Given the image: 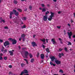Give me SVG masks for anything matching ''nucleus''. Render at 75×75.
<instances>
[{"mask_svg":"<svg viewBox=\"0 0 75 75\" xmlns=\"http://www.w3.org/2000/svg\"><path fill=\"white\" fill-rule=\"evenodd\" d=\"M46 11V10H45V8H43L42 9V12H45Z\"/></svg>","mask_w":75,"mask_h":75,"instance_id":"obj_29","label":"nucleus"},{"mask_svg":"<svg viewBox=\"0 0 75 75\" xmlns=\"http://www.w3.org/2000/svg\"><path fill=\"white\" fill-rule=\"evenodd\" d=\"M73 38H75V35L73 36Z\"/></svg>","mask_w":75,"mask_h":75,"instance_id":"obj_57","label":"nucleus"},{"mask_svg":"<svg viewBox=\"0 0 75 75\" xmlns=\"http://www.w3.org/2000/svg\"><path fill=\"white\" fill-rule=\"evenodd\" d=\"M39 55H40V53L38 52L37 54V57H39Z\"/></svg>","mask_w":75,"mask_h":75,"instance_id":"obj_37","label":"nucleus"},{"mask_svg":"<svg viewBox=\"0 0 75 75\" xmlns=\"http://www.w3.org/2000/svg\"><path fill=\"white\" fill-rule=\"evenodd\" d=\"M17 10L20 13L22 12V9L20 8L17 9Z\"/></svg>","mask_w":75,"mask_h":75,"instance_id":"obj_19","label":"nucleus"},{"mask_svg":"<svg viewBox=\"0 0 75 75\" xmlns=\"http://www.w3.org/2000/svg\"><path fill=\"white\" fill-rule=\"evenodd\" d=\"M25 34H22L21 35V37H22V38H25Z\"/></svg>","mask_w":75,"mask_h":75,"instance_id":"obj_18","label":"nucleus"},{"mask_svg":"<svg viewBox=\"0 0 75 75\" xmlns=\"http://www.w3.org/2000/svg\"><path fill=\"white\" fill-rule=\"evenodd\" d=\"M25 75H29V74H25Z\"/></svg>","mask_w":75,"mask_h":75,"instance_id":"obj_64","label":"nucleus"},{"mask_svg":"<svg viewBox=\"0 0 75 75\" xmlns=\"http://www.w3.org/2000/svg\"><path fill=\"white\" fill-rule=\"evenodd\" d=\"M59 40L60 41H61V40H62L61 39V38H59Z\"/></svg>","mask_w":75,"mask_h":75,"instance_id":"obj_54","label":"nucleus"},{"mask_svg":"<svg viewBox=\"0 0 75 75\" xmlns=\"http://www.w3.org/2000/svg\"><path fill=\"white\" fill-rule=\"evenodd\" d=\"M59 58H61V53L59 54Z\"/></svg>","mask_w":75,"mask_h":75,"instance_id":"obj_35","label":"nucleus"},{"mask_svg":"<svg viewBox=\"0 0 75 75\" xmlns=\"http://www.w3.org/2000/svg\"><path fill=\"white\" fill-rule=\"evenodd\" d=\"M10 74H12V72H10L9 73V75H10Z\"/></svg>","mask_w":75,"mask_h":75,"instance_id":"obj_45","label":"nucleus"},{"mask_svg":"<svg viewBox=\"0 0 75 75\" xmlns=\"http://www.w3.org/2000/svg\"><path fill=\"white\" fill-rule=\"evenodd\" d=\"M41 5H42V7H44V6H45V5H44V4H41Z\"/></svg>","mask_w":75,"mask_h":75,"instance_id":"obj_42","label":"nucleus"},{"mask_svg":"<svg viewBox=\"0 0 75 75\" xmlns=\"http://www.w3.org/2000/svg\"><path fill=\"white\" fill-rule=\"evenodd\" d=\"M29 56L30 57V58H33V55H32L31 54H29Z\"/></svg>","mask_w":75,"mask_h":75,"instance_id":"obj_25","label":"nucleus"},{"mask_svg":"<svg viewBox=\"0 0 75 75\" xmlns=\"http://www.w3.org/2000/svg\"><path fill=\"white\" fill-rule=\"evenodd\" d=\"M57 28H59V29H60V28H61V26H57Z\"/></svg>","mask_w":75,"mask_h":75,"instance_id":"obj_44","label":"nucleus"},{"mask_svg":"<svg viewBox=\"0 0 75 75\" xmlns=\"http://www.w3.org/2000/svg\"><path fill=\"white\" fill-rule=\"evenodd\" d=\"M18 48H19V49H20V48H21V47L20 46H19Z\"/></svg>","mask_w":75,"mask_h":75,"instance_id":"obj_56","label":"nucleus"},{"mask_svg":"<svg viewBox=\"0 0 75 75\" xmlns=\"http://www.w3.org/2000/svg\"><path fill=\"white\" fill-rule=\"evenodd\" d=\"M59 72H61V73H63V71L61 69H60L59 70Z\"/></svg>","mask_w":75,"mask_h":75,"instance_id":"obj_31","label":"nucleus"},{"mask_svg":"<svg viewBox=\"0 0 75 75\" xmlns=\"http://www.w3.org/2000/svg\"><path fill=\"white\" fill-rule=\"evenodd\" d=\"M2 56H3V54L1 53L0 54V57H2Z\"/></svg>","mask_w":75,"mask_h":75,"instance_id":"obj_46","label":"nucleus"},{"mask_svg":"<svg viewBox=\"0 0 75 75\" xmlns=\"http://www.w3.org/2000/svg\"><path fill=\"white\" fill-rule=\"evenodd\" d=\"M3 59V57H0V60H2Z\"/></svg>","mask_w":75,"mask_h":75,"instance_id":"obj_43","label":"nucleus"},{"mask_svg":"<svg viewBox=\"0 0 75 75\" xmlns=\"http://www.w3.org/2000/svg\"><path fill=\"white\" fill-rule=\"evenodd\" d=\"M48 19V15H45L43 16V21H47V19Z\"/></svg>","mask_w":75,"mask_h":75,"instance_id":"obj_4","label":"nucleus"},{"mask_svg":"<svg viewBox=\"0 0 75 75\" xmlns=\"http://www.w3.org/2000/svg\"><path fill=\"white\" fill-rule=\"evenodd\" d=\"M24 73H25V74H28V71H27V70H24L23 72V71L21 72L20 75H23L24 74Z\"/></svg>","mask_w":75,"mask_h":75,"instance_id":"obj_5","label":"nucleus"},{"mask_svg":"<svg viewBox=\"0 0 75 75\" xmlns=\"http://www.w3.org/2000/svg\"><path fill=\"white\" fill-rule=\"evenodd\" d=\"M33 38H35V35H33Z\"/></svg>","mask_w":75,"mask_h":75,"instance_id":"obj_53","label":"nucleus"},{"mask_svg":"<svg viewBox=\"0 0 75 75\" xmlns=\"http://www.w3.org/2000/svg\"><path fill=\"white\" fill-rule=\"evenodd\" d=\"M60 43H61V44H62V43H63L62 42V41H61Z\"/></svg>","mask_w":75,"mask_h":75,"instance_id":"obj_63","label":"nucleus"},{"mask_svg":"<svg viewBox=\"0 0 75 75\" xmlns=\"http://www.w3.org/2000/svg\"><path fill=\"white\" fill-rule=\"evenodd\" d=\"M46 42H47V43H48V39H46Z\"/></svg>","mask_w":75,"mask_h":75,"instance_id":"obj_47","label":"nucleus"},{"mask_svg":"<svg viewBox=\"0 0 75 75\" xmlns=\"http://www.w3.org/2000/svg\"><path fill=\"white\" fill-rule=\"evenodd\" d=\"M71 23H73V21L72 20H71Z\"/></svg>","mask_w":75,"mask_h":75,"instance_id":"obj_59","label":"nucleus"},{"mask_svg":"<svg viewBox=\"0 0 75 75\" xmlns=\"http://www.w3.org/2000/svg\"><path fill=\"white\" fill-rule=\"evenodd\" d=\"M50 64L51 65H53V67L55 66V64H53V63H52V62H50Z\"/></svg>","mask_w":75,"mask_h":75,"instance_id":"obj_15","label":"nucleus"},{"mask_svg":"<svg viewBox=\"0 0 75 75\" xmlns=\"http://www.w3.org/2000/svg\"><path fill=\"white\" fill-rule=\"evenodd\" d=\"M34 62V58H32L31 59V60H30V62H31L32 63H33Z\"/></svg>","mask_w":75,"mask_h":75,"instance_id":"obj_17","label":"nucleus"},{"mask_svg":"<svg viewBox=\"0 0 75 75\" xmlns=\"http://www.w3.org/2000/svg\"><path fill=\"white\" fill-rule=\"evenodd\" d=\"M14 13L15 16H18V12H17L16 10H13V12H11L10 13V18H11L12 15L14 14Z\"/></svg>","mask_w":75,"mask_h":75,"instance_id":"obj_1","label":"nucleus"},{"mask_svg":"<svg viewBox=\"0 0 75 75\" xmlns=\"http://www.w3.org/2000/svg\"><path fill=\"white\" fill-rule=\"evenodd\" d=\"M61 55L62 56H64V54H63L62 53L61 54Z\"/></svg>","mask_w":75,"mask_h":75,"instance_id":"obj_50","label":"nucleus"},{"mask_svg":"<svg viewBox=\"0 0 75 75\" xmlns=\"http://www.w3.org/2000/svg\"><path fill=\"white\" fill-rule=\"evenodd\" d=\"M4 58L5 60H6L7 59V57H4Z\"/></svg>","mask_w":75,"mask_h":75,"instance_id":"obj_38","label":"nucleus"},{"mask_svg":"<svg viewBox=\"0 0 75 75\" xmlns=\"http://www.w3.org/2000/svg\"><path fill=\"white\" fill-rule=\"evenodd\" d=\"M40 40L42 41V42H45V39H40Z\"/></svg>","mask_w":75,"mask_h":75,"instance_id":"obj_22","label":"nucleus"},{"mask_svg":"<svg viewBox=\"0 0 75 75\" xmlns=\"http://www.w3.org/2000/svg\"><path fill=\"white\" fill-rule=\"evenodd\" d=\"M50 59H51V60L52 61H54L55 59V57L54 56H52L51 57H50Z\"/></svg>","mask_w":75,"mask_h":75,"instance_id":"obj_10","label":"nucleus"},{"mask_svg":"<svg viewBox=\"0 0 75 75\" xmlns=\"http://www.w3.org/2000/svg\"><path fill=\"white\" fill-rule=\"evenodd\" d=\"M29 8L30 10H31L32 9V6H29Z\"/></svg>","mask_w":75,"mask_h":75,"instance_id":"obj_33","label":"nucleus"},{"mask_svg":"<svg viewBox=\"0 0 75 75\" xmlns=\"http://www.w3.org/2000/svg\"><path fill=\"white\" fill-rule=\"evenodd\" d=\"M27 19V18L25 17H24L22 18V20H26Z\"/></svg>","mask_w":75,"mask_h":75,"instance_id":"obj_23","label":"nucleus"},{"mask_svg":"<svg viewBox=\"0 0 75 75\" xmlns=\"http://www.w3.org/2000/svg\"><path fill=\"white\" fill-rule=\"evenodd\" d=\"M13 39H12L11 38H10L8 39V40L9 41H13L14 40Z\"/></svg>","mask_w":75,"mask_h":75,"instance_id":"obj_20","label":"nucleus"},{"mask_svg":"<svg viewBox=\"0 0 75 75\" xmlns=\"http://www.w3.org/2000/svg\"><path fill=\"white\" fill-rule=\"evenodd\" d=\"M2 22H3L4 23H5V21L4 20H1V21H0V23H2Z\"/></svg>","mask_w":75,"mask_h":75,"instance_id":"obj_24","label":"nucleus"},{"mask_svg":"<svg viewBox=\"0 0 75 75\" xmlns=\"http://www.w3.org/2000/svg\"><path fill=\"white\" fill-rule=\"evenodd\" d=\"M52 42L53 44H56V42L55 41V39H52Z\"/></svg>","mask_w":75,"mask_h":75,"instance_id":"obj_13","label":"nucleus"},{"mask_svg":"<svg viewBox=\"0 0 75 75\" xmlns=\"http://www.w3.org/2000/svg\"><path fill=\"white\" fill-rule=\"evenodd\" d=\"M41 57L42 59H43L44 58V55L43 54H42L41 55Z\"/></svg>","mask_w":75,"mask_h":75,"instance_id":"obj_16","label":"nucleus"},{"mask_svg":"<svg viewBox=\"0 0 75 75\" xmlns=\"http://www.w3.org/2000/svg\"><path fill=\"white\" fill-rule=\"evenodd\" d=\"M67 34H68V35L69 36V38L70 39L71 38V35H72V32H70L69 33L68 32Z\"/></svg>","mask_w":75,"mask_h":75,"instance_id":"obj_7","label":"nucleus"},{"mask_svg":"<svg viewBox=\"0 0 75 75\" xmlns=\"http://www.w3.org/2000/svg\"><path fill=\"white\" fill-rule=\"evenodd\" d=\"M4 47L3 46H2V49L1 50V51H2V52H3V51H4V53H5V52H6L7 51L6 49L5 50H4Z\"/></svg>","mask_w":75,"mask_h":75,"instance_id":"obj_11","label":"nucleus"},{"mask_svg":"<svg viewBox=\"0 0 75 75\" xmlns=\"http://www.w3.org/2000/svg\"><path fill=\"white\" fill-rule=\"evenodd\" d=\"M21 65L22 67H25V64H24L22 63Z\"/></svg>","mask_w":75,"mask_h":75,"instance_id":"obj_21","label":"nucleus"},{"mask_svg":"<svg viewBox=\"0 0 75 75\" xmlns=\"http://www.w3.org/2000/svg\"><path fill=\"white\" fill-rule=\"evenodd\" d=\"M64 35H65V34H66V32H65V30H64Z\"/></svg>","mask_w":75,"mask_h":75,"instance_id":"obj_49","label":"nucleus"},{"mask_svg":"<svg viewBox=\"0 0 75 75\" xmlns=\"http://www.w3.org/2000/svg\"><path fill=\"white\" fill-rule=\"evenodd\" d=\"M25 28V25H24L22 27V28Z\"/></svg>","mask_w":75,"mask_h":75,"instance_id":"obj_34","label":"nucleus"},{"mask_svg":"<svg viewBox=\"0 0 75 75\" xmlns=\"http://www.w3.org/2000/svg\"><path fill=\"white\" fill-rule=\"evenodd\" d=\"M21 38H20L19 39V41H21Z\"/></svg>","mask_w":75,"mask_h":75,"instance_id":"obj_58","label":"nucleus"},{"mask_svg":"<svg viewBox=\"0 0 75 75\" xmlns=\"http://www.w3.org/2000/svg\"><path fill=\"white\" fill-rule=\"evenodd\" d=\"M9 52L10 53V55H11V56H13V52H12V51H9Z\"/></svg>","mask_w":75,"mask_h":75,"instance_id":"obj_14","label":"nucleus"},{"mask_svg":"<svg viewBox=\"0 0 75 75\" xmlns=\"http://www.w3.org/2000/svg\"><path fill=\"white\" fill-rule=\"evenodd\" d=\"M13 3L14 4H17V3H18L17 1L14 0L13 1Z\"/></svg>","mask_w":75,"mask_h":75,"instance_id":"obj_27","label":"nucleus"},{"mask_svg":"<svg viewBox=\"0 0 75 75\" xmlns=\"http://www.w3.org/2000/svg\"><path fill=\"white\" fill-rule=\"evenodd\" d=\"M61 13V12L59 11L58 12V14H60V13Z\"/></svg>","mask_w":75,"mask_h":75,"instance_id":"obj_52","label":"nucleus"},{"mask_svg":"<svg viewBox=\"0 0 75 75\" xmlns=\"http://www.w3.org/2000/svg\"><path fill=\"white\" fill-rule=\"evenodd\" d=\"M68 26H69V27H70V24H68Z\"/></svg>","mask_w":75,"mask_h":75,"instance_id":"obj_61","label":"nucleus"},{"mask_svg":"<svg viewBox=\"0 0 75 75\" xmlns=\"http://www.w3.org/2000/svg\"><path fill=\"white\" fill-rule=\"evenodd\" d=\"M13 41H12L13 44H16L17 43V41L14 39H13Z\"/></svg>","mask_w":75,"mask_h":75,"instance_id":"obj_12","label":"nucleus"},{"mask_svg":"<svg viewBox=\"0 0 75 75\" xmlns=\"http://www.w3.org/2000/svg\"><path fill=\"white\" fill-rule=\"evenodd\" d=\"M55 61L57 65H59L61 64V61L58 60H56V59H55Z\"/></svg>","mask_w":75,"mask_h":75,"instance_id":"obj_8","label":"nucleus"},{"mask_svg":"<svg viewBox=\"0 0 75 75\" xmlns=\"http://www.w3.org/2000/svg\"><path fill=\"white\" fill-rule=\"evenodd\" d=\"M31 43L33 47L37 46V45L34 42H33Z\"/></svg>","mask_w":75,"mask_h":75,"instance_id":"obj_9","label":"nucleus"},{"mask_svg":"<svg viewBox=\"0 0 75 75\" xmlns=\"http://www.w3.org/2000/svg\"><path fill=\"white\" fill-rule=\"evenodd\" d=\"M50 13L51 14V15L50 16V17L48 18V20H49V21H51V20L52 19V17H54L53 13L51 12Z\"/></svg>","mask_w":75,"mask_h":75,"instance_id":"obj_3","label":"nucleus"},{"mask_svg":"<svg viewBox=\"0 0 75 75\" xmlns=\"http://www.w3.org/2000/svg\"><path fill=\"white\" fill-rule=\"evenodd\" d=\"M62 50V49H61V48H60L59 49V51H61Z\"/></svg>","mask_w":75,"mask_h":75,"instance_id":"obj_36","label":"nucleus"},{"mask_svg":"<svg viewBox=\"0 0 75 75\" xmlns=\"http://www.w3.org/2000/svg\"><path fill=\"white\" fill-rule=\"evenodd\" d=\"M24 60L25 61H26V62H27V61H28L27 60V59H24Z\"/></svg>","mask_w":75,"mask_h":75,"instance_id":"obj_48","label":"nucleus"},{"mask_svg":"<svg viewBox=\"0 0 75 75\" xmlns=\"http://www.w3.org/2000/svg\"><path fill=\"white\" fill-rule=\"evenodd\" d=\"M46 51L47 52H50V50H49V49L48 48L46 49Z\"/></svg>","mask_w":75,"mask_h":75,"instance_id":"obj_28","label":"nucleus"},{"mask_svg":"<svg viewBox=\"0 0 75 75\" xmlns=\"http://www.w3.org/2000/svg\"><path fill=\"white\" fill-rule=\"evenodd\" d=\"M47 7H50V4H47Z\"/></svg>","mask_w":75,"mask_h":75,"instance_id":"obj_51","label":"nucleus"},{"mask_svg":"<svg viewBox=\"0 0 75 75\" xmlns=\"http://www.w3.org/2000/svg\"><path fill=\"white\" fill-rule=\"evenodd\" d=\"M9 68H12V66H11V65H9Z\"/></svg>","mask_w":75,"mask_h":75,"instance_id":"obj_41","label":"nucleus"},{"mask_svg":"<svg viewBox=\"0 0 75 75\" xmlns=\"http://www.w3.org/2000/svg\"><path fill=\"white\" fill-rule=\"evenodd\" d=\"M4 29H8V27L6 26L4 28Z\"/></svg>","mask_w":75,"mask_h":75,"instance_id":"obj_39","label":"nucleus"},{"mask_svg":"<svg viewBox=\"0 0 75 75\" xmlns=\"http://www.w3.org/2000/svg\"><path fill=\"white\" fill-rule=\"evenodd\" d=\"M64 50L66 52H68V49L67 47H65L64 48Z\"/></svg>","mask_w":75,"mask_h":75,"instance_id":"obj_26","label":"nucleus"},{"mask_svg":"<svg viewBox=\"0 0 75 75\" xmlns=\"http://www.w3.org/2000/svg\"><path fill=\"white\" fill-rule=\"evenodd\" d=\"M4 45L5 47H6V46L7 45H8L10 44V43L8 41H6L4 43Z\"/></svg>","mask_w":75,"mask_h":75,"instance_id":"obj_6","label":"nucleus"},{"mask_svg":"<svg viewBox=\"0 0 75 75\" xmlns=\"http://www.w3.org/2000/svg\"><path fill=\"white\" fill-rule=\"evenodd\" d=\"M71 44H72L71 43V42H68V45H71Z\"/></svg>","mask_w":75,"mask_h":75,"instance_id":"obj_30","label":"nucleus"},{"mask_svg":"<svg viewBox=\"0 0 75 75\" xmlns=\"http://www.w3.org/2000/svg\"><path fill=\"white\" fill-rule=\"evenodd\" d=\"M43 48H45V46H44V45H43Z\"/></svg>","mask_w":75,"mask_h":75,"instance_id":"obj_62","label":"nucleus"},{"mask_svg":"<svg viewBox=\"0 0 75 75\" xmlns=\"http://www.w3.org/2000/svg\"><path fill=\"white\" fill-rule=\"evenodd\" d=\"M50 13V12L48 11H47L45 13L46 15H47V14H49Z\"/></svg>","mask_w":75,"mask_h":75,"instance_id":"obj_32","label":"nucleus"},{"mask_svg":"<svg viewBox=\"0 0 75 75\" xmlns=\"http://www.w3.org/2000/svg\"><path fill=\"white\" fill-rule=\"evenodd\" d=\"M24 52L25 53V56L23 55V52H21V54H22L23 57V58H28L27 56L28 55V52L26 51H24Z\"/></svg>","mask_w":75,"mask_h":75,"instance_id":"obj_2","label":"nucleus"},{"mask_svg":"<svg viewBox=\"0 0 75 75\" xmlns=\"http://www.w3.org/2000/svg\"><path fill=\"white\" fill-rule=\"evenodd\" d=\"M3 42V41L1 39H0V42Z\"/></svg>","mask_w":75,"mask_h":75,"instance_id":"obj_40","label":"nucleus"},{"mask_svg":"<svg viewBox=\"0 0 75 75\" xmlns=\"http://www.w3.org/2000/svg\"><path fill=\"white\" fill-rule=\"evenodd\" d=\"M53 0L54 2H56V1H57V0Z\"/></svg>","mask_w":75,"mask_h":75,"instance_id":"obj_55","label":"nucleus"},{"mask_svg":"<svg viewBox=\"0 0 75 75\" xmlns=\"http://www.w3.org/2000/svg\"><path fill=\"white\" fill-rule=\"evenodd\" d=\"M26 62L27 64H28V61H27V62Z\"/></svg>","mask_w":75,"mask_h":75,"instance_id":"obj_60","label":"nucleus"}]
</instances>
